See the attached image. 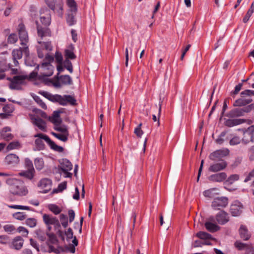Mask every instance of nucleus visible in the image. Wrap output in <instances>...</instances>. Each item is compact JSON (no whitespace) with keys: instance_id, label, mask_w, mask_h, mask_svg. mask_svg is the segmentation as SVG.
Returning <instances> with one entry per match:
<instances>
[{"instance_id":"obj_1","label":"nucleus","mask_w":254,"mask_h":254,"mask_svg":"<svg viewBox=\"0 0 254 254\" xmlns=\"http://www.w3.org/2000/svg\"><path fill=\"white\" fill-rule=\"evenodd\" d=\"M38 93L49 100L53 102H58L62 106H65L68 103L72 106L76 105V99L71 95H65L63 96L58 94L54 95L47 91H40Z\"/></svg>"},{"instance_id":"obj_2","label":"nucleus","mask_w":254,"mask_h":254,"mask_svg":"<svg viewBox=\"0 0 254 254\" xmlns=\"http://www.w3.org/2000/svg\"><path fill=\"white\" fill-rule=\"evenodd\" d=\"M34 136L37 138L35 140V144L37 150H41L44 149L45 144L43 141V140H44L49 145L52 149L58 152H62L64 151L63 147L57 145L46 134L40 133L34 135Z\"/></svg>"},{"instance_id":"obj_3","label":"nucleus","mask_w":254,"mask_h":254,"mask_svg":"<svg viewBox=\"0 0 254 254\" xmlns=\"http://www.w3.org/2000/svg\"><path fill=\"white\" fill-rule=\"evenodd\" d=\"M6 183L9 186L10 191L13 194L25 195L27 192L25 187L20 181L14 178H9Z\"/></svg>"},{"instance_id":"obj_4","label":"nucleus","mask_w":254,"mask_h":254,"mask_svg":"<svg viewBox=\"0 0 254 254\" xmlns=\"http://www.w3.org/2000/svg\"><path fill=\"white\" fill-rule=\"evenodd\" d=\"M46 11L48 12L47 16H40V21L44 26L43 27L41 26L38 24V22H36L37 33L38 36L42 38L44 37L51 36V31L47 27L50 24L51 22V19L49 16V11L47 10Z\"/></svg>"},{"instance_id":"obj_5","label":"nucleus","mask_w":254,"mask_h":254,"mask_svg":"<svg viewBox=\"0 0 254 254\" xmlns=\"http://www.w3.org/2000/svg\"><path fill=\"white\" fill-rule=\"evenodd\" d=\"M45 1L48 6L59 17L63 16L64 5L63 0H45Z\"/></svg>"},{"instance_id":"obj_6","label":"nucleus","mask_w":254,"mask_h":254,"mask_svg":"<svg viewBox=\"0 0 254 254\" xmlns=\"http://www.w3.org/2000/svg\"><path fill=\"white\" fill-rule=\"evenodd\" d=\"M60 163V165L58 167V172L61 174L62 172H63L65 178H71L72 173L68 172V171L72 169L71 163L67 159H63Z\"/></svg>"},{"instance_id":"obj_7","label":"nucleus","mask_w":254,"mask_h":254,"mask_svg":"<svg viewBox=\"0 0 254 254\" xmlns=\"http://www.w3.org/2000/svg\"><path fill=\"white\" fill-rule=\"evenodd\" d=\"M27 78L26 75H22L14 76L13 78H8V80L10 81V88L12 89H20V85L22 84Z\"/></svg>"},{"instance_id":"obj_8","label":"nucleus","mask_w":254,"mask_h":254,"mask_svg":"<svg viewBox=\"0 0 254 254\" xmlns=\"http://www.w3.org/2000/svg\"><path fill=\"white\" fill-rule=\"evenodd\" d=\"M43 72L39 76V79L45 80V78L51 76L53 73L54 67L49 63H43L41 66Z\"/></svg>"},{"instance_id":"obj_9","label":"nucleus","mask_w":254,"mask_h":254,"mask_svg":"<svg viewBox=\"0 0 254 254\" xmlns=\"http://www.w3.org/2000/svg\"><path fill=\"white\" fill-rule=\"evenodd\" d=\"M229 150L227 148H223L222 149L217 150L210 153L209 158L214 161L219 160L221 161V159L228 155Z\"/></svg>"},{"instance_id":"obj_10","label":"nucleus","mask_w":254,"mask_h":254,"mask_svg":"<svg viewBox=\"0 0 254 254\" xmlns=\"http://www.w3.org/2000/svg\"><path fill=\"white\" fill-rule=\"evenodd\" d=\"M251 110L250 106L244 108H235L231 110L226 116L230 118L239 117L244 115L245 113L249 112Z\"/></svg>"},{"instance_id":"obj_11","label":"nucleus","mask_w":254,"mask_h":254,"mask_svg":"<svg viewBox=\"0 0 254 254\" xmlns=\"http://www.w3.org/2000/svg\"><path fill=\"white\" fill-rule=\"evenodd\" d=\"M254 132V126H251L244 131V136L242 139V141L245 144H247L250 142L254 141L253 133Z\"/></svg>"},{"instance_id":"obj_12","label":"nucleus","mask_w":254,"mask_h":254,"mask_svg":"<svg viewBox=\"0 0 254 254\" xmlns=\"http://www.w3.org/2000/svg\"><path fill=\"white\" fill-rule=\"evenodd\" d=\"M227 166V163L224 160H221L219 162L211 164L208 168V171L211 172H217L224 170Z\"/></svg>"},{"instance_id":"obj_13","label":"nucleus","mask_w":254,"mask_h":254,"mask_svg":"<svg viewBox=\"0 0 254 254\" xmlns=\"http://www.w3.org/2000/svg\"><path fill=\"white\" fill-rule=\"evenodd\" d=\"M228 204V199L226 197H217L214 199L212 202V207L215 209H220L221 207H224Z\"/></svg>"},{"instance_id":"obj_14","label":"nucleus","mask_w":254,"mask_h":254,"mask_svg":"<svg viewBox=\"0 0 254 254\" xmlns=\"http://www.w3.org/2000/svg\"><path fill=\"white\" fill-rule=\"evenodd\" d=\"M18 32L19 37L21 41V45H26V43L28 41V36L23 24H20L19 25Z\"/></svg>"},{"instance_id":"obj_15","label":"nucleus","mask_w":254,"mask_h":254,"mask_svg":"<svg viewBox=\"0 0 254 254\" xmlns=\"http://www.w3.org/2000/svg\"><path fill=\"white\" fill-rule=\"evenodd\" d=\"M243 208L242 203L238 201H235L231 206L230 212L233 216H237L242 212Z\"/></svg>"},{"instance_id":"obj_16","label":"nucleus","mask_w":254,"mask_h":254,"mask_svg":"<svg viewBox=\"0 0 254 254\" xmlns=\"http://www.w3.org/2000/svg\"><path fill=\"white\" fill-rule=\"evenodd\" d=\"M235 246L239 250H245V254H254V250L251 245L237 241L235 242Z\"/></svg>"},{"instance_id":"obj_17","label":"nucleus","mask_w":254,"mask_h":254,"mask_svg":"<svg viewBox=\"0 0 254 254\" xmlns=\"http://www.w3.org/2000/svg\"><path fill=\"white\" fill-rule=\"evenodd\" d=\"M12 56L13 59V65L9 64V67L13 66H17L18 64V62L17 60H19L22 57V51L21 48L18 49H14L12 52Z\"/></svg>"},{"instance_id":"obj_18","label":"nucleus","mask_w":254,"mask_h":254,"mask_svg":"<svg viewBox=\"0 0 254 254\" xmlns=\"http://www.w3.org/2000/svg\"><path fill=\"white\" fill-rule=\"evenodd\" d=\"M38 186L43 190L44 193H47L51 189L52 181L49 179L44 178L39 182Z\"/></svg>"},{"instance_id":"obj_19","label":"nucleus","mask_w":254,"mask_h":254,"mask_svg":"<svg viewBox=\"0 0 254 254\" xmlns=\"http://www.w3.org/2000/svg\"><path fill=\"white\" fill-rule=\"evenodd\" d=\"M23 245V239L20 236H17L13 239L11 243H9V246L11 249L19 250L22 247Z\"/></svg>"},{"instance_id":"obj_20","label":"nucleus","mask_w":254,"mask_h":254,"mask_svg":"<svg viewBox=\"0 0 254 254\" xmlns=\"http://www.w3.org/2000/svg\"><path fill=\"white\" fill-rule=\"evenodd\" d=\"M5 162L8 165L15 166L19 162V157L14 154H8L5 158Z\"/></svg>"},{"instance_id":"obj_21","label":"nucleus","mask_w":254,"mask_h":254,"mask_svg":"<svg viewBox=\"0 0 254 254\" xmlns=\"http://www.w3.org/2000/svg\"><path fill=\"white\" fill-rule=\"evenodd\" d=\"M33 124L36 126L41 130L45 132L47 130L46 122L38 117L32 118Z\"/></svg>"},{"instance_id":"obj_22","label":"nucleus","mask_w":254,"mask_h":254,"mask_svg":"<svg viewBox=\"0 0 254 254\" xmlns=\"http://www.w3.org/2000/svg\"><path fill=\"white\" fill-rule=\"evenodd\" d=\"M11 129L10 127H3L0 131V136L1 138L8 141L13 138V135L10 133Z\"/></svg>"},{"instance_id":"obj_23","label":"nucleus","mask_w":254,"mask_h":254,"mask_svg":"<svg viewBox=\"0 0 254 254\" xmlns=\"http://www.w3.org/2000/svg\"><path fill=\"white\" fill-rule=\"evenodd\" d=\"M217 222L220 225H224L229 221L228 213L224 211H221L216 216Z\"/></svg>"},{"instance_id":"obj_24","label":"nucleus","mask_w":254,"mask_h":254,"mask_svg":"<svg viewBox=\"0 0 254 254\" xmlns=\"http://www.w3.org/2000/svg\"><path fill=\"white\" fill-rule=\"evenodd\" d=\"M227 178V174L224 172L214 174L210 176L208 178L210 181L221 182Z\"/></svg>"},{"instance_id":"obj_25","label":"nucleus","mask_w":254,"mask_h":254,"mask_svg":"<svg viewBox=\"0 0 254 254\" xmlns=\"http://www.w3.org/2000/svg\"><path fill=\"white\" fill-rule=\"evenodd\" d=\"M245 122L244 119H227L225 122V125L228 127H232L237 125H240Z\"/></svg>"},{"instance_id":"obj_26","label":"nucleus","mask_w":254,"mask_h":254,"mask_svg":"<svg viewBox=\"0 0 254 254\" xmlns=\"http://www.w3.org/2000/svg\"><path fill=\"white\" fill-rule=\"evenodd\" d=\"M239 234L241 238L244 240H248L251 237L250 234L249 233L246 227L241 225L239 229Z\"/></svg>"},{"instance_id":"obj_27","label":"nucleus","mask_w":254,"mask_h":254,"mask_svg":"<svg viewBox=\"0 0 254 254\" xmlns=\"http://www.w3.org/2000/svg\"><path fill=\"white\" fill-rule=\"evenodd\" d=\"M74 47L72 45H70L68 47V49L65 50L64 55L66 57V59H75L76 56L73 53Z\"/></svg>"},{"instance_id":"obj_28","label":"nucleus","mask_w":254,"mask_h":254,"mask_svg":"<svg viewBox=\"0 0 254 254\" xmlns=\"http://www.w3.org/2000/svg\"><path fill=\"white\" fill-rule=\"evenodd\" d=\"M252 101L251 99H243L240 98L239 99L236 100L233 104V106L234 107H241L245 106L249 103H250Z\"/></svg>"},{"instance_id":"obj_29","label":"nucleus","mask_w":254,"mask_h":254,"mask_svg":"<svg viewBox=\"0 0 254 254\" xmlns=\"http://www.w3.org/2000/svg\"><path fill=\"white\" fill-rule=\"evenodd\" d=\"M43 219L46 225L49 226L50 225H53L57 218L51 215L44 214L43 216Z\"/></svg>"},{"instance_id":"obj_30","label":"nucleus","mask_w":254,"mask_h":254,"mask_svg":"<svg viewBox=\"0 0 254 254\" xmlns=\"http://www.w3.org/2000/svg\"><path fill=\"white\" fill-rule=\"evenodd\" d=\"M206 229L210 232H215L220 229V227L215 223L206 222L205 223Z\"/></svg>"},{"instance_id":"obj_31","label":"nucleus","mask_w":254,"mask_h":254,"mask_svg":"<svg viewBox=\"0 0 254 254\" xmlns=\"http://www.w3.org/2000/svg\"><path fill=\"white\" fill-rule=\"evenodd\" d=\"M57 79L65 85H71L72 84V80L71 77L68 75H62L58 77Z\"/></svg>"},{"instance_id":"obj_32","label":"nucleus","mask_w":254,"mask_h":254,"mask_svg":"<svg viewBox=\"0 0 254 254\" xmlns=\"http://www.w3.org/2000/svg\"><path fill=\"white\" fill-rule=\"evenodd\" d=\"M76 14V12L68 11V13L66 17V21L69 26H72L75 24L76 22V20L75 19Z\"/></svg>"},{"instance_id":"obj_33","label":"nucleus","mask_w":254,"mask_h":254,"mask_svg":"<svg viewBox=\"0 0 254 254\" xmlns=\"http://www.w3.org/2000/svg\"><path fill=\"white\" fill-rule=\"evenodd\" d=\"M239 179V175L237 174L231 175L225 182L226 185H230Z\"/></svg>"},{"instance_id":"obj_34","label":"nucleus","mask_w":254,"mask_h":254,"mask_svg":"<svg viewBox=\"0 0 254 254\" xmlns=\"http://www.w3.org/2000/svg\"><path fill=\"white\" fill-rule=\"evenodd\" d=\"M35 171L27 170V171H22L19 173L21 176H23L28 179L31 180L34 176Z\"/></svg>"},{"instance_id":"obj_35","label":"nucleus","mask_w":254,"mask_h":254,"mask_svg":"<svg viewBox=\"0 0 254 254\" xmlns=\"http://www.w3.org/2000/svg\"><path fill=\"white\" fill-rule=\"evenodd\" d=\"M35 166L37 170H41L44 166L43 159L41 158H37L34 160Z\"/></svg>"},{"instance_id":"obj_36","label":"nucleus","mask_w":254,"mask_h":254,"mask_svg":"<svg viewBox=\"0 0 254 254\" xmlns=\"http://www.w3.org/2000/svg\"><path fill=\"white\" fill-rule=\"evenodd\" d=\"M54 129L57 131L61 132V133H64L66 134V135H69L67 127L66 126L64 125H59L57 127H55Z\"/></svg>"},{"instance_id":"obj_37","label":"nucleus","mask_w":254,"mask_h":254,"mask_svg":"<svg viewBox=\"0 0 254 254\" xmlns=\"http://www.w3.org/2000/svg\"><path fill=\"white\" fill-rule=\"evenodd\" d=\"M51 133L55 137L63 142H66L67 140L69 135L64 133H57L54 132H52Z\"/></svg>"},{"instance_id":"obj_38","label":"nucleus","mask_w":254,"mask_h":254,"mask_svg":"<svg viewBox=\"0 0 254 254\" xmlns=\"http://www.w3.org/2000/svg\"><path fill=\"white\" fill-rule=\"evenodd\" d=\"M67 4L69 7V11H72L73 12H77V5L76 2L74 0H66Z\"/></svg>"},{"instance_id":"obj_39","label":"nucleus","mask_w":254,"mask_h":254,"mask_svg":"<svg viewBox=\"0 0 254 254\" xmlns=\"http://www.w3.org/2000/svg\"><path fill=\"white\" fill-rule=\"evenodd\" d=\"M196 236L202 240L210 239L211 238V235L206 232L200 231L198 232Z\"/></svg>"},{"instance_id":"obj_40","label":"nucleus","mask_w":254,"mask_h":254,"mask_svg":"<svg viewBox=\"0 0 254 254\" xmlns=\"http://www.w3.org/2000/svg\"><path fill=\"white\" fill-rule=\"evenodd\" d=\"M37 237L41 241L43 242L46 240V237L45 233L41 229H37L35 231Z\"/></svg>"},{"instance_id":"obj_41","label":"nucleus","mask_w":254,"mask_h":254,"mask_svg":"<svg viewBox=\"0 0 254 254\" xmlns=\"http://www.w3.org/2000/svg\"><path fill=\"white\" fill-rule=\"evenodd\" d=\"M20 147V144L18 141L11 142L7 146V150L18 149Z\"/></svg>"},{"instance_id":"obj_42","label":"nucleus","mask_w":254,"mask_h":254,"mask_svg":"<svg viewBox=\"0 0 254 254\" xmlns=\"http://www.w3.org/2000/svg\"><path fill=\"white\" fill-rule=\"evenodd\" d=\"M37 220L34 218H29L26 220V224L31 228L35 227L37 225Z\"/></svg>"},{"instance_id":"obj_43","label":"nucleus","mask_w":254,"mask_h":254,"mask_svg":"<svg viewBox=\"0 0 254 254\" xmlns=\"http://www.w3.org/2000/svg\"><path fill=\"white\" fill-rule=\"evenodd\" d=\"M12 216L15 219L19 220H23L26 219L27 216L24 212H22L14 213L13 214Z\"/></svg>"},{"instance_id":"obj_44","label":"nucleus","mask_w":254,"mask_h":254,"mask_svg":"<svg viewBox=\"0 0 254 254\" xmlns=\"http://www.w3.org/2000/svg\"><path fill=\"white\" fill-rule=\"evenodd\" d=\"M64 66L70 73L73 72V67L71 62L68 59H65L64 62Z\"/></svg>"},{"instance_id":"obj_45","label":"nucleus","mask_w":254,"mask_h":254,"mask_svg":"<svg viewBox=\"0 0 254 254\" xmlns=\"http://www.w3.org/2000/svg\"><path fill=\"white\" fill-rule=\"evenodd\" d=\"M35 101L39 104V105L43 109H46L47 106L44 102L41 99V98L38 96H34L33 97Z\"/></svg>"},{"instance_id":"obj_46","label":"nucleus","mask_w":254,"mask_h":254,"mask_svg":"<svg viewBox=\"0 0 254 254\" xmlns=\"http://www.w3.org/2000/svg\"><path fill=\"white\" fill-rule=\"evenodd\" d=\"M49 209L55 214H58L61 212V209L55 204H50L48 206Z\"/></svg>"},{"instance_id":"obj_47","label":"nucleus","mask_w":254,"mask_h":254,"mask_svg":"<svg viewBox=\"0 0 254 254\" xmlns=\"http://www.w3.org/2000/svg\"><path fill=\"white\" fill-rule=\"evenodd\" d=\"M66 188V182H63L60 184L57 189H55L53 191V193H57L58 192L62 191Z\"/></svg>"},{"instance_id":"obj_48","label":"nucleus","mask_w":254,"mask_h":254,"mask_svg":"<svg viewBox=\"0 0 254 254\" xmlns=\"http://www.w3.org/2000/svg\"><path fill=\"white\" fill-rule=\"evenodd\" d=\"M60 218L63 226L64 228H66L68 225L67 217L66 215L64 214H61L60 216Z\"/></svg>"},{"instance_id":"obj_49","label":"nucleus","mask_w":254,"mask_h":254,"mask_svg":"<svg viewBox=\"0 0 254 254\" xmlns=\"http://www.w3.org/2000/svg\"><path fill=\"white\" fill-rule=\"evenodd\" d=\"M6 70V65L3 62H0V79H3L5 77L4 73Z\"/></svg>"},{"instance_id":"obj_50","label":"nucleus","mask_w":254,"mask_h":254,"mask_svg":"<svg viewBox=\"0 0 254 254\" xmlns=\"http://www.w3.org/2000/svg\"><path fill=\"white\" fill-rule=\"evenodd\" d=\"M17 40V36L14 33L10 34L7 38V42L9 44H14L16 42Z\"/></svg>"},{"instance_id":"obj_51","label":"nucleus","mask_w":254,"mask_h":254,"mask_svg":"<svg viewBox=\"0 0 254 254\" xmlns=\"http://www.w3.org/2000/svg\"><path fill=\"white\" fill-rule=\"evenodd\" d=\"M8 207L9 208H13V209H23V210H31L30 208L27 206H23V205H8Z\"/></svg>"},{"instance_id":"obj_52","label":"nucleus","mask_w":254,"mask_h":254,"mask_svg":"<svg viewBox=\"0 0 254 254\" xmlns=\"http://www.w3.org/2000/svg\"><path fill=\"white\" fill-rule=\"evenodd\" d=\"M22 53H23L26 58L25 59V63L28 65L32 66V65L31 64H30L28 63V58L29 56V51L28 47H24L23 50H22Z\"/></svg>"},{"instance_id":"obj_53","label":"nucleus","mask_w":254,"mask_h":254,"mask_svg":"<svg viewBox=\"0 0 254 254\" xmlns=\"http://www.w3.org/2000/svg\"><path fill=\"white\" fill-rule=\"evenodd\" d=\"M242 139L239 136L233 137L230 141V144L231 145H235L239 144Z\"/></svg>"},{"instance_id":"obj_54","label":"nucleus","mask_w":254,"mask_h":254,"mask_svg":"<svg viewBox=\"0 0 254 254\" xmlns=\"http://www.w3.org/2000/svg\"><path fill=\"white\" fill-rule=\"evenodd\" d=\"M25 164L27 168V170L35 171L33 168V165L32 161L28 158H26L25 160Z\"/></svg>"},{"instance_id":"obj_55","label":"nucleus","mask_w":254,"mask_h":254,"mask_svg":"<svg viewBox=\"0 0 254 254\" xmlns=\"http://www.w3.org/2000/svg\"><path fill=\"white\" fill-rule=\"evenodd\" d=\"M214 189H211L205 190L203 192V195L207 197L212 198L214 196V194L213 193V191Z\"/></svg>"},{"instance_id":"obj_56","label":"nucleus","mask_w":254,"mask_h":254,"mask_svg":"<svg viewBox=\"0 0 254 254\" xmlns=\"http://www.w3.org/2000/svg\"><path fill=\"white\" fill-rule=\"evenodd\" d=\"M10 240L9 237L6 235L0 236V243L3 244H7L10 243Z\"/></svg>"},{"instance_id":"obj_57","label":"nucleus","mask_w":254,"mask_h":254,"mask_svg":"<svg viewBox=\"0 0 254 254\" xmlns=\"http://www.w3.org/2000/svg\"><path fill=\"white\" fill-rule=\"evenodd\" d=\"M55 59L58 64H63V56L61 53L56 52L55 54Z\"/></svg>"},{"instance_id":"obj_58","label":"nucleus","mask_w":254,"mask_h":254,"mask_svg":"<svg viewBox=\"0 0 254 254\" xmlns=\"http://www.w3.org/2000/svg\"><path fill=\"white\" fill-rule=\"evenodd\" d=\"M3 229L5 232L8 233H11L15 229L14 226L9 224L4 226Z\"/></svg>"},{"instance_id":"obj_59","label":"nucleus","mask_w":254,"mask_h":254,"mask_svg":"<svg viewBox=\"0 0 254 254\" xmlns=\"http://www.w3.org/2000/svg\"><path fill=\"white\" fill-rule=\"evenodd\" d=\"M39 44H42L43 43L45 49L47 51H52V46L51 45V44L50 42H42L41 41H38V42Z\"/></svg>"},{"instance_id":"obj_60","label":"nucleus","mask_w":254,"mask_h":254,"mask_svg":"<svg viewBox=\"0 0 254 254\" xmlns=\"http://www.w3.org/2000/svg\"><path fill=\"white\" fill-rule=\"evenodd\" d=\"M34 111H35L36 114L40 115L43 118H44V119H47L48 118V116L46 115V113H45L44 112L42 111V110H41L40 109H35Z\"/></svg>"},{"instance_id":"obj_61","label":"nucleus","mask_w":254,"mask_h":254,"mask_svg":"<svg viewBox=\"0 0 254 254\" xmlns=\"http://www.w3.org/2000/svg\"><path fill=\"white\" fill-rule=\"evenodd\" d=\"M242 86H243L242 83H239L238 85H236L235 88V90L231 92V95L237 94L239 93V92L240 91V90L241 89Z\"/></svg>"},{"instance_id":"obj_62","label":"nucleus","mask_w":254,"mask_h":254,"mask_svg":"<svg viewBox=\"0 0 254 254\" xmlns=\"http://www.w3.org/2000/svg\"><path fill=\"white\" fill-rule=\"evenodd\" d=\"M226 135V132H222L220 134L219 137L216 140V142L217 143L219 144H221L224 142V139L222 138V137L225 136Z\"/></svg>"},{"instance_id":"obj_63","label":"nucleus","mask_w":254,"mask_h":254,"mask_svg":"<svg viewBox=\"0 0 254 254\" xmlns=\"http://www.w3.org/2000/svg\"><path fill=\"white\" fill-rule=\"evenodd\" d=\"M65 235L66 236L67 240L72 238L73 232L72 229L70 228H69L67 231L65 232Z\"/></svg>"},{"instance_id":"obj_64","label":"nucleus","mask_w":254,"mask_h":254,"mask_svg":"<svg viewBox=\"0 0 254 254\" xmlns=\"http://www.w3.org/2000/svg\"><path fill=\"white\" fill-rule=\"evenodd\" d=\"M253 178H254V169L249 173L248 176L245 179L244 182H247Z\"/></svg>"}]
</instances>
